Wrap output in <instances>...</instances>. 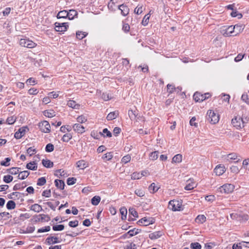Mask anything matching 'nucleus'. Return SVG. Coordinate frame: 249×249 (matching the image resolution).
I'll use <instances>...</instances> for the list:
<instances>
[{"instance_id":"obj_12","label":"nucleus","mask_w":249,"mask_h":249,"mask_svg":"<svg viewBox=\"0 0 249 249\" xmlns=\"http://www.w3.org/2000/svg\"><path fill=\"white\" fill-rule=\"evenodd\" d=\"M194 99L196 102H201L206 100V95L199 92H196L193 96Z\"/></svg>"},{"instance_id":"obj_31","label":"nucleus","mask_w":249,"mask_h":249,"mask_svg":"<svg viewBox=\"0 0 249 249\" xmlns=\"http://www.w3.org/2000/svg\"><path fill=\"white\" fill-rule=\"evenodd\" d=\"M237 158L238 155L236 153H231L226 156V160L228 161L237 160Z\"/></svg>"},{"instance_id":"obj_3","label":"nucleus","mask_w":249,"mask_h":249,"mask_svg":"<svg viewBox=\"0 0 249 249\" xmlns=\"http://www.w3.org/2000/svg\"><path fill=\"white\" fill-rule=\"evenodd\" d=\"M234 186L231 184H225L220 187L218 191L221 193L230 194L233 192Z\"/></svg>"},{"instance_id":"obj_43","label":"nucleus","mask_w":249,"mask_h":249,"mask_svg":"<svg viewBox=\"0 0 249 249\" xmlns=\"http://www.w3.org/2000/svg\"><path fill=\"white\" fill-rule=\"evenodd\" d=\"M76 119L77 121L81 124L84 123L87 121L86 117L83 115L79 116Z\"/></svg>"},{"instance_id":"obj_48","label":"nucleus","mask_w":249,"mask_h":249,"mask_svg":"<svg viewBox=\"0 0 249 249\" xmlns=\"http://www.w3.org/2000/svg\"><path fill=\"white\" fill-rule=\"evenodd\" d=\"M131 160V156L129 155L124 156L122 159L121 161L122 163L126 164L129 162Z\"/></svg>"},{"instance_id":"obj_49","label":"nucleus","mask_w":249,"mask_h":249,"mask_svg":"<svg viewBox=\"0 0 249 249\" xmlns=\"http://www.w3.org/2000/svg\"><path fill=\"white\" fill-rule=\"evenodd\" d=\"M46 182V180L44 177L39 178L37 180V185L38 186H42Z\"/></svg>"},{"instance_id":"obj_10","label":"nucleus","mask_w":249,"mask_h":249,"mask_svg":"<svg viewBox=\"0 0 249 249\" xmlns=\"http://www.w3.org/2000/svg\"><path fill=\"white\" fill-rule=\"evenodd\" d=\"M244 27L245 26L242 24H236L233 26H232V29L234 30L233 36H236L241 33L243 31Z\"/></svg>"},{"instance_id":"obj_44","label":"nucleus","mask_w":249,"mask_h":249,"mask_svg":"<svg viewBox=\"0 0 249 249\" xmlns=\"http://www.w3.org/2000/svg\"><path fill=\"white\" fill-rule=\"evenodd\" d=\"M113 158V154L111 152H108L105 154L103 157V159L106 160H109Z\"/></svg>"},{"instance_id":"obj_46","label":"nucleus","mask_w":249,"mask_h":249,"mask_svg":"<svg viewBox=\"0 0 249 249\" xmlns=\"http://www.w3.org/2000/svg\"><path fill=\"white\" fill-rule=\"evenodd\" d=\"M71 138H72V136L71 134H66L63 135L62 140L64 142H68Z\"/></svg>"},{"instance_id":"obj_1","label":"nucleus","mask_w":249,"mask_h":249,"mask_svg":"<svg viewBox=\"0 0 249 249\" xmlns=\"http://www.w3.org/2000/svg\"><path fill=\"white\" fill-rule=\"evenodd\" d=\"M246 123L240 116H236L231 120L232 124L237 129L244 127Z\"/></svg>"},{"instance_id":"obj_37","label":"nucleus","mask_w":249,"mask_h":249,"mask_svg":"<svg viewBox=\"0 0 249 249\" xmlns=\"http://www.w3.org/2000/svg\"><path fill=\"white\" fill-rule=\"evenodd\" d=\"M6 207L9 210L14 209L16 207V203L14 201L10 200L6 204Z\"/></svg>"},{"instance_id":"obj_61","label":"nucleus","mask_w":249,"mask_h":249,"mask_svg":"<svg viewBox=\"0 0 249 249\" xmlns=\"http://www.w3.org/2000/svg\"><path fill=\"white\" fill-rule=\"evenodd\" d=\"M76 178H69L67 179V184L69 185L74 184L76 182Z\"/></svg>"},{"instance_id":"obj_27","label":"nucleus","mask_w":249,"mask_h":249,"mask_svg":"<svg viewBox=\"0 0 249 249\" xmlns=\"http://www.w3.org/2000/svg\"><path fill=\"white\" fill-rule=\"evenodd\" d=\"M69 16L68 12L66 10H63L58 12L57 15L58 18H66Z\"/></svg>"},{"instance_id":"obj_62","label":"nucleus","mask_w":249,"mask_h":249,"mask_svg":"<svg viewBox=\"0 0 249 249\" xmlns=\"http://www.w3.org/2000/svg\"><path fill=\"white\" fill-rule=\"evenodd\" d=\"M243 166L245 169L249 170V159L245 160L243 161Z\"/></svg>"},{"instance_id":"obj_33","label":"nucleus","mask_w":249,"mask_h":249,"mask_svg":"<svg viewBox=\"0 0 249 249\" xmlns=\"http://www.w3.org/2000/svg\"><path fill=\"white\" fill-rule=\"evenodd\" d=\"M87 33L84 32L78 31L76 33V36L77 38L81 40L86 36Z\"/></svg>"},{"instance_id":"obj_4","label":"nucleus","mask_w":249,"mask_h":249,"mask_svg":"<svg viewBox=\"0 0 249 249\" xmlns=\"http://www.w3.org/2000/svg\"><path fill=\"white\" fill-rule=\"evenodd\" d=\"M19 44L22 47L28 48H33L36 46V44L28 38H22L19 41Z\"/></svg>"},{"instance_id":"obj_2","label":"nucleus","mask_w":249,"mask_h":249,"mask_svg":"<svg viewBox=\"0 0 249 249\" xmlns=\"http://www.w3.org/2000/svg\"><path fill=\"white\" fill-rule=\"evenodd\" d=\"M207 115H208V120L211 124H215L218 122L219 120L218 114L215 113L212 110H209L207 112Z\"/></svg>"},{"instance_id":"obj_51","label":"nucleus","mask_w":249,"mask_h":249,"mask_svg":"<svg viewBox=\"0 0 249 249\" xmlns=\"http://www.w3.org/2000/svg\"><path fill=\"white\" fill-rule=\"evenodd\" d=\"M16 120V118L15 116H10L8 117V118L6 120V122L9 124H13Z\"/></svg>"},{"instance_id":"obj_18","label":"nucleus","mask_w":249,"mask_h":249,"mask_svg":"<svg viewBox=\"0 0 249 249\" xmlns=\"http://www.w3.org/2000/svg\"><path fill=\"white\" fill-rule=\"evenodd\" d=\"M139 233L138 229H134L129 231L127 233L123 235L124 238H129Z\"/></svg>"},{"instance_id":"obj_60","label":"nucleus","mask_w":249,"mask_h":249,"mask_svg":"<svg viewBox=\"0 0 249 249\" xmlns=\"http://www.w3.org/2000/svg\"><path fill=\"white\" fill-rule=\"evenodd\" d=\"M129 212L134 217H138V213L136 212V211L135 210V209H134L133 208H130L129 209Z\"/></svg>"},{"instance_id":"obj_45","label":"nucleus","mask_w":249,"mask_h":249,"mask_svg":"<svg viewBox=\"0 0 249 249\" xmlns=\"http://www.w3.org/2000/svg\"><path fill=\"white\" fill-rule=\"evenodd\" d=\"M19 168L12 167L9 169V173L12 175H16L19 172Z\"/></svg>"},{"instance_id":"obj_28","label":"nucleus","mask_w":249,"mask_h":249,"mask_svg":"<svg viewBox=\"0 0 249 249\" xmlns=\"http://www.w3.org/2000/svg\"><path fill=\"white\" fill-rule=\"evenodd\" d=\"M29 175V172L28 171L20 172L18 175V178L20 179H24L26 178Z\"/></svg>"},{"instance_id":"obj_41","label":"nucleus","mask_w":249,"mask_h":249,"mask_svg":"<svg viewBox=\"0 0 249 249\" xmlns=\"http://www.w3.org/2000/svg\"><path fill=\"white\" fill-rule=\"evenodd\" d=\"M150 18V15L149 14L144 16L143 19L142 20V23L143 25L146 26L148 24L149 22V19Z\"/></svg>"},{"instance_id":"obj_36","label":"nucleus","mask_w":249,"mask_h":249,"mask_svg":"<svg viewBox=\"0 0 249 249\" xmlns=\"http://www.w3.org/2000/svg\"><path fill=\"white\" fill-rule=\"evenodd\" d=\"M143 8L142 5H138L134 9V13L136 14L139 15L143 12Z\"/></svg>"},{"instance_id":"obj_14","label":"nucleus","mask_w":249,"mask_h":249,"mask_svg":"<svg viewBox=\"0 0 249 249\" xmlns=\"http://www.w3.org/2000/svg\"><path fill=\"white\" fill-rule=\"evenodd\" d=\"M46 243L48 245H50L51 244L60 243V241L59 240L58 238L56 237L50 236L47 238V239H46Z\"/></svg>"},{"instance_id":"obj_8","label":"nucleus","mask_w":249,"mask_h":249,"mask_svg":"<svg viewBox=\"0 0 249 249\" xmlns=\"http://www.w3.org/2000/svg\"><path fill=\"white\" fill-rule=\"evenodd\" d=\"M54 25L55 30L57 32H65L69 27V25L67 22L59 23L56 22L55 23Z\"/></svg>"},{"instance_id":"obj_6","label":"nucleus","mask_w":249,"mask_h":249,"mask_svg":"<svg viewBox=\"0 0 249 249\" xmlns=\"http://www.w3.org/2000/svg\"><path fill=\"white\" fill-rule=\"evenodd\" d=\"M168 207L173 211H180L181 204L178 200H173L169 201Z\"/></svg>"},{"instance_id":"obj_35","label":"nucleus","mask_w":249,"mask_h":249,"mask_svg":"<svg viewBox=\"0 0 249 249\" xmlns=\"http://www.w3.org/2000/svg\"><path fill=\"white\" fill-rule=\"evenodd\" d=\"M101 200V197L99 196H95L91 199V203L93 205H97Z\"/></svg>"},{"instance_id":"obj_16","label":"nucleus","mask_w":249,"mask_h":249,"mask_svg":"<svg viewBox=\"0 0 249 249\" xmlns=\"http://www.w3.org/2000/svg\"><path fill=\"white\" fill-rule=\"evenodd\" d=\"M119 9L121 10V14L124 16H127L129 12V8L125 5L122 4L119 6Z\"/></svg>"},{"instance_id":"obj_32","label":"nucleus","mask_w":249,"mask_h":249,"mask_svg":"<svg viewBox=\"0 0 249 249\" xmlns=\"http://www.w3.org/2000/svg\"><path fill=\"white\" fill-rule=\"evenodd\" d=\"M69 16L68 17L69 19H72L74 18L77 15V12L75 10H70L69 12H68Z\"/></svg>"},{"instance_id":"obj_39","label":"nucleus","mask_w":249,"mask_h":249,"mask_svg":"<svg viewBox=\"0 0 249 249\" xmlns=\"http://www.w3.org/2000/svg\"><path fill=\"white\" fill-rule=\"evenodd\" d=\"M158 151L151 152L149 156L150 159L152 160H156L158 158Z\"/></svg>"},{"instance_id":"obj_50","label":"nucleus","mask_w":249,"mask_h":249,"mask_svg":"<svg viewBox=\"0 0 249 249\" xmlns=\"http://www.w3.org/2000/svg\"><path fill=\"white\" fill-rule=\"evenodd\" d=\"M102 98L105 101H107L111 99V95L109 93H103L102 95Z\"/></svg>"},{"instance_id":"obj_17","label":"nucleus","mask_w":249,"mask_h":249,"mask_svg":"<svg viewBox=\"0 0 249 249\" xmlns=\"http://www.w3.org/2000/svg\"><path fill=\"white\" fill-rule=\"evenodd\" d=\"M162 234V231H157L149 234V237L152 240H155L160 237Z\"/></svg>"},{"instance_id":"obj_38","label":"nucleus","mask_w":249,"mask_h":249,"mask_svg":"<svg viewBox=\"0 0 249 249\" xmlns=\"http://www.w3.org/2000/svg\"><path fill=\"white\" fill-rule=\"evenodd\" d=\"M138 223L140 224H143L144 226H147L151 223V222L149 220L146 219L145 217H144L139 220Z\"/></svg>"},{"instance_id":"obj_42","label":"nucleus","mask_w":249,"mask_h":249,"mask_svg":"<svg viewBox=\"0 0 249 249\" xmlns=\"http://www.w3.org/2000/svg\"><path fill=\"white\" fill-rule=\"evenodd\" d=\"M120 213L122 214V219L124 220L126 218L127 210L124 208H122L120 210Z\"/></svg>"},{"instance_id":"obj_63","label":"nucleus","mask_w":249,"mask_h":249,"mask_svg":"<svg viewBox=\"0 0 249 249\" xmlns=\"http://www.w3.org/2000/svg\"><path fill=\"white\" fill-rule=\"evenodd\" d=\"M241 99L243 101L249 105V97L247 94H243L242 95Z\"/></svg>"},{"instance_id":"obj_64","label":"nucleus","mask_w":249,"mask_h":249,"mask_svg":"<svg viewBox=\"0 0 249 249\" xmlns=\"http://www.w3.org/2000/svg\"><path fill=\"white\" fill-rule=\"evenodd\" d=\"M26 83L30 85H34L37 83L34 78H30L27 80Z\"/></svg>"},{"instance_id":"obj_7","label":"nucleus","mask_w":249,"mask_h":249,"mask_svg":"<svg viewBox=\"0 0 249 249\" xmlns=\"http://www.w3.org/2000/svg\"><path fill=\"white\" fill-rule=\"evenodd\" d=\"M38 126L40 130L44 133H49L50 132L51 126L48 121H44L39 123Z\"/></svg>"},{"instance_id":"obj_9","label":"nucleus","mask_w":249,"mask_h":249,"mask_svg":"<svg viewBox=\"0 0 249 249\" xmlns=\"http://www.w3.org/2000/svg\"><path fill=\"white\" fill-rule=\"evenodd\" d=\"M187 185L184 187L185 190H192L197 186V184L195 182L194 179H189L187 180Z\"/></svg>"},{"instance_id":"obj_25","label":"nucleus","mask_w":249,"mask_h":249,"mask_svg":"<svg viewBox=\"0 0 249 249\" xmlns=\"http://www.w3.org/2000/svg\"><path fill=\"white\" fill-rule=\"evenodd\" d=\"M26 168L29 170H36L37 168V164L35 161L30 162L27 164Z\"/></svg>"},{"instance_id":"obj_52","label":"nucleus","mask_w":249,"mask_h":249,"mask_svg":"<svg viewBox=\"0 0 249 249\" xmlns=\"http://www.w3.org/2000/svg\"><path fill=\"white\" fill-rule=\"evenodd\" d=\"M64 229V226L63 225H55L53 227V229L55 231H61L63 230Z\"/></svg>"},{"instance_id":"obj_30","label":"nucleus","mask_w":249,"mask_h":249,"mask_svg":"<svg viewBox=\"0 0 249 249\" xmlns=\"http://www.w3.org/2000/svg\"><path fill=\"white\" fill-rule=\"evenodd\" d=\"M67 105L71 108H75V109H78L79 108V105L77 104L75 102V101L73 100H70L68 102Z\"/></svg>"},{"instance_id":"obj_56","label":"nucleus","mask_w":249,"mask_h":249,"mask_svg":"<svg viewBox=\"0 0 249 249\" xmlns=\"http://www.w3.org/2000/svg\"><path fill=\"white\" fill-rule=\"evenodd\" d=\"M231 15L232 17H237L238 18H241L242 17V15L241 13H238L236 11H233L231 13Z\"/></svg>"},{"instance_id":"obj_34","label":"nucleus","mask_w":249,"mask_h":249,"mask_svg":"<svg viewBox=\"0 0 249 249\" xmlns=\"http://www.w3.org/2000/svg\"><path fill=\"white\" fill-rule=\"evenodd\" d=\"M149 190L150 191V192L151 193H155V192H156L158 189H159V188L157 187L156 186V184L155 183H152V184H151V185L149 186Z\"/></svg>"},{"instance_id":"obj_19","label":"nucleus","mask_w":249,"mask_h":249,"mask_svg":"<svg viewBox=\"0 0 249 249\" xmlns=\"http://www.w3.org/2000/svg\"><path fill=\"white\" fill-rule=\"evenodd\" d=\"M119 115V112L115 111L110 112L107 116V119L108 121L116 119Z\"/></svg>"},{"instance_id":"obj_23","label":"nucleus","mask_w":249,"mask_h":249,"mask_svg":"<svg viewBox=\"0 0 249 249\" xmlns=\"http://www.w3.org/2000/svg\"><path fill=\"white\" fill-rule=\"evenodd\" d=\"M30 209L35 212L39 213L42 210V208L40 205L35 204L30 207Z\"/></svg>"},{"instance_id":"obj_26","label":"nucleus","mask_w":249,"mask_h":249,"mask_svg":"<svg viewBox=\"0 0 249 249\" xmlns=\"http://www.w3.org/2000/svg\"><path fill=\"white\" fill-rule=\"evenodd\" d=\"M55 186L59 189L63 190L64 188L65 183L62 180L56 179L55 180Z\"/></svg>"},{"instance_id":"obj_40","label":"nucleus","mask_w":249,"mask_h":249,"mask_svg":"<svg viewBox=\"0 0 249 249\" xmlns=\"http://www.w3.org/2000/svg\"><path fill=\"white\" fill-rule=\"evenodd\" d=\"M190 248L191 249H201V246L198 242L192 243L190 244Z\"/></svg>"},{"instance_id":"obj_13","label":"nucleus","mask_w":249,"mask_h":249,"mask_svg":"<svg viewBox=\"0 0 249 249\" xmlns=\"http://www.w3.org/2000/svg\"><path fill=\"white\" fill-rule=\"evenodd\" d=\"M225 168L221 165H217L214 169V172L217 176H221L225 172Z\"/></svg>"},{"instance_id":"obj_57","label":"nucleus","mask_w":249,"mask_h":249,"mask_svg":"<svg viewBox=\"0 0 249 249\" xmlns=\"http://www.w3.org/2000/svg\"><path fill=\"white\" fill-rule=\"evenodd\" d=\"M45 150L48 152H51L54 150V146L51 143L47 144Z\"/></svg>"},{"instance_id":"obj_55","label":"nucleus","mask_w":249,"mask_h":249,"mask_svg":"<svg viewBox=\"0 0 249 249\" xmlns=\"http://www.w3.org/2000/svg\"><path fill=\"white\" fill-rule=\"evenodd\" d=\"M36 152V150L34 148V147H31L27 149V153L30 155V156H32Z\"/></svg>"},{"instance_id":"obj_59","label":"nucleus","mask_w":249,"mask_h":249,"mask_svg":"<svg viewBox=\"0 0 249 249\" xmlns=\"http://www.w3.org/2000/svg\"><path fill=\"white\" fill-rule=\"evenodd\" d=\"M51 230V227L49 226H46L42 228L39 229L37 231V232L41 233L43 232L49 231Z\"/></svg>"},{"instance_id":"obj_15","label":"nucleus","mask_w":249,"mask_h":249,"mask_svg":"<svg viewBox=\"0 0 249 249\" xmlns=\"http://www.w3.org/2000/svg\"><path fill=\"white\" fill-rule=\"evenodd\" d=\"M50 220V217L46 214H41L37 216L36 221L37 222H48Z\"/></svg>"},{"instance_id":"obj_29","label":"nucleus","mask_w":249,"mask_h":249,"mask_svg":"<svg viewBox=\"0 0 249 249\" xmlns=\"http://www.w3.org/2000/svg\"><path fill=\"white\" fill-rule=\"evenodd\" d=\"M206 218L204 215H198L196 218V222L202 224L206 221Z\"/></svg>"},{"instance_id":"obj_11","label":"nucleus","mask_w":249,"mask_h":249,"mask_svg":"<svg viewBox=\"0 0 249 249\" xmlns=\"http://www.w3.org/2000/svg\"><path fill=\"white\" fill-rule=\"evenodd\" d=\"M72 128L74 131L80 134H82L85 131V127L78 123L74 124Z\"/></svg>"},{"instance_id":"obj_21","label":"nucleus","mask_w":249,"mask_h":249,"mask_svg":"<svg viewBox=\"0 0 249 249\" xmlns=\"http://www.w3.org/2000/svg\"><path fill=\"white\" fill-rule=\"evenodd\" d=\"M182 155L180 154H178L176 155L172 158V163H180L182 161Z\"/></svg>"},{"instance_id":"obj_20","label":"nucleus","mask_w":249,"mask_h":249,"mask_svg":"<svg viewBox=\"0 0 249 249\" xmlns=\"http://www.w3.org/2000/svg\"><path fill=\"white\" fill-rule=\"evenodd\" d=\"M76 166L80 169H84L88 166V163L84 160H80L76 162Z\"/></svg>"},{"instance_id":"obj_54","label":"nucleus","mask_w":249,"mask_h":249,"mask_svg":"<svg viewBox=\"0 0 249 249\" xmlns=\"http://www.w3.org/2000/svg\"><path fill=\"white\" fill-rule=\"evenodd\" d=\"M131 179H139L141 178V175L140 173L134 172L131 175Z\"/></svg>"},{"instance_id":"obj_58","label":"nucleus","mask_w":249,"mask_h":249,"mask_svg":"<svg viewBox=\"0 0 249 249\" xmlns=\"http://www.w3.org/2000/svg\"><path fill=\"white\" fill-rule=\"evenodd\" d=\"M167 89H168V92L169 94H171L175 90V86L172 84H168L167 85Z\"/></svg>"},{"instance_id":"obj_47","label":"nucleus","mask_w":249,"mask_h":249,"mask_svg":"<svg viewBox=\"0 0 249 249\" xmlns=\"http://www.w3.org/2000/svg\"><path fill=\"white\" fill-rule=\"evenodd\" d=\"M135 194L138 196L142 197L144 196L145 192L143 190L139 189L135 190Z\"/></svg>"},{"instance_id":"obj_53","label":"nucleus","mask_w":249,"mask_h":249,"mask_svg":"<svg viewBox=\"0 0 249 249\" xmlns=\"http://www.w3.org/2000/svg\"><path fill=\"white\" fill-rule=\"evenodd\" d=\"M13 178L10 175L4 176L3 177V181L6 183H10L13 180Z\"/></svg>"},{"instance_id":"obj_22","label":"nucleus","mask_w":249,"mask_h":249,"mask_svg":"<svg viewBox=\"0 0 249 249\" xmlns=\"http://www.w3.org/2000/svg\"><path fill=\"white\" fill-rule=\"evenodd\" d=\"M43 114L46 117L52 118L55 116V112L53 109L46 110L43 111Z\"/></svg>"},{"instance_id":"obj_24","label":"nucleus","mask_w":249,"mask_h":249,"mask_svg":"<svg viewBox=\"0 0 249 249\" xmlns=\"http://www.w3.org/2000/svg\"><path fill=\"white\" fill-rule=\"evenodd\" d=\"M42 163L43 165L46 168H51L53 165V162L49 160L43 159L42 160Z\"/></svg>"},{"instance_id":"obj_5","label":"nucleus","mask_w":249,"mask_h":249,"mask_svg":"<svg viewBox=\"0 0 249 249\" xmlns=\"http://www.w3.org/2000/svg\"><path fill=\"white\" fill-rule=\"evenodd\" d=\"M232 26H224L221 29L220 32L224 36H234Z\"/></svg>"}]
</instances>
